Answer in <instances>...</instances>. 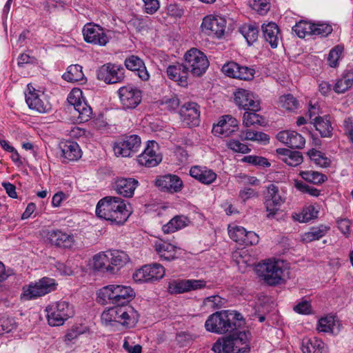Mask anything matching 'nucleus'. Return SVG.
Returning a JSON list of instances; mask_svg holds the SVG:
<instances>
[{"label": "nucleus", "instance_id": "nucleus-3", "mask_svg": "<svg viewBox=\"0 0 353 353\" xmlns=\"http://www.w3.org/2000/svg\"><path fill=\"white\" fill-rule=\"evenodd\" d=\"M134 296V292L130 286L108 285L98 292L99 301L102 304L111 303L123 306L129 303Z\"/></svg>", "mask_w": 353, "mask_h": 353}, {"label": "nucleus", "instance_id": "nucleus-39", "mask_svg": "<svg viewBox=\"0 0 353 353\" xmlns=\"http://www.w3.org/2000/svg\"><path fill=\"white\" fill-rule=\"evenodd\" d=\"M336 326H339V321L335 316L327 315L319 320L316 329L320 332L334 334Z\"/></svg>", "mask_w": 353, "mask_h": 353}, {"label": "nucleus", "instance_id": "nucleus-44", "mask_svg": "<svg viewBox=\"0 0 353 353\" xmlns=\"http://www.w3.org/2000/svg\"><path fill=\"white\" fill-rule=\"evenodd\" d=\"M300 175L305 181L314 184L323 183L327 179L326 175L312 170L303 171L300 173Z\"/></svg>", "mask_w": 353, "mask_h": 353}, {"label": "nucleus", "instance_id": "nucleus-2", "mask_svg": "<svg viewBox=\"0 0 353 353\" xmlns=\"http://www.w3.org/2000/svg\"><path fill=\"white\" fill-rule=\"evenodd\" d=\"M242 315L236 311L222 310L210 315L205 323L207 331L225 334L232 332L241 325Z\"/></svg>", "mask_w": 353, "mask_h": 353}, {"label": "nucleus", "instance_id": "nucleus-61", "mask_svg": "<svg viewBox=\"0 0 353 353\" xmlns=\"http://www.w3.org/2000/svg\"><path fill=\"white\" fill-rule=\"evenodd\" d=\"M223 301V299L218 295L210 296L203 300V305L209 306L213 310H216L221 307Z\"/></svg>", "mask_w": 353, "mask_h": 353}, {"label": "nucleus", "instance_id": "nucleus-12", "mask_svg": "<svg viewBox=\"0 0 353 353\" xmlns=\"http://www.w3.org/2000/svg\"><path fill=\"white\" fill-rule=\"evenodd\" d=\"M165 275V268L159 263H154L143 265L133 274V279L137 282L158 281Z\"/></svg>", "mask_w": 353, "mask_h": 353}, {"label": "nucleus", "instance_id": "nucleus-9", "mask_svg": "<svg viewBox=\"0 0 353 353\" xmlns=\"http://www.w3.org/2000/svg\"><path fill=\"white\" fill-rule=\"evenodd\" d=\"M125 70L121 65L108 63L101 65L97 71V79L105 83L113 84L122 81L125 77Z\"/></svg>", "mask_w": 353, "mask_h": 353}, {"label": "nucleus", "instance_id": "nucleus-31", "mask_svg": "<svg viewBox=\"0 0 353 353\" xmlns=\"http://www.w3.org/2000/svg\"><path fill=\"white\" fill-rule=\"evenodd\" d=\"M120 315V324L128 328L134 327L139 318L138 312L128 305L121 306Z\"/></svg>", "mask_w": 353, "mask_h": 353}, {"label": "nucleus", "instance_id": "nucleus-57", "mask_svg": "<svg viewBox=\"0 0 353 353\" xmlns=\"http://www.w3.org/2000/svg\"><path fill=\"white\" fill-rule=\"evenodd\" d=\"M262 117L256 114V112L246 111L243 114V124L245 127H250L254 124H261V120Z\"/></svg>", "mask_w": 353, "mask_h": 353}, {"label": "nucleus", "instance_id": "nucleus-52", "mask_svg": "<svg viewBox=\"0 0 353 353\" xmlns=\"http://www.w3.org/2000/svg\"><path fill=\"white\" fill-rule=\"evenodd\" d=\"M168 291L171 294H181L188 292V279L170 282L168 284Z\"/></svg>", "mask_w": 353, "mask_h": 353}, {"label": "nucleus", "instance_id": "nucleus-36", "mask_svg": "<svg viewBox=\"0 0 353 353\" xmlns=\"http://www.w3.org/2000/svg\"><path fill=\"white\" fill-rule=\"evenodd\" d=\"M321 137L329 138L332 136L333 128L327 116L316 117L312 121Z\"/></svg>", "mask_w": 353, "mask_h": 353}, {"label": "nucleus", "instance_id": "nucleus-35", "mask_svg": "<svg viewBox=\"0 0 353 353\" xmlns=\"http://www.w3.org/2000/svg\"><path fill=\"white\" fill-rule=\"evenodd\" d=\"M190 220L185 216L176 215L174 216L168 223L162 226V231L164 234L173 233L188 225Z\"/></svg>", "mask_w": 353, "mask_h": 353}, {"label": "nucleus", "instance_id": "nucleus-50", "mask_svg": "<svg viewBox=\"0 0 353 353\" xmlns=\"http://www.w3.org/2000/svg\"><path fill=\"white\" fill-rule=\"evenodd\" d=\"M308 155L312 161L321 167L327 168L330 165V160L323 156L320 151L311 150L308 152Z\"/></svg>", "mask_w": 353, "mask_h": 353}, {"label": "nucleus", "instance_id": "nucleus-30", "mask_svg": "<svg viewBox=\"0 0 353 353\" xmlns=\"http://www.w3.org/2000/svg\"><path fill=\"white\" fill-rule=\"evenodd\" d=\"M190 174L199 182L206 185L213 183L217 176L212 170L201 166L192 167L190 170Z\"/></svg>", "mask_w": 353, "mask_h": 353}, {"label": "nucleus", "instance_id": "nucleus-17", "mask_svg": "<svg viewBox=\"0 0 353 353\" xmlns=\"http://www.w3.org/2000/svg\"><path fill=\"white\" fill-rule=\"evenodd\" d=\"M119 95L123 108L127 109L135 108L141 101V91L131 85L123 86L119 88Z\"/></svg>", "mask_w": 353, "mask_h": 353}, {"label": "nucleus", "instance_id": "nucleus-27", "mask_svg": "<svg viewBox=\"0 0 353 353\" xmlns=\"http://www.w3.org/2000/svg\"><path fill=\"white\" fill-rule=\"evenodd\" d=\"M139 182L133 178H120L117 179L114 188L117 192L124 197H132Z\"/></svg>", "mask_w": 353, "mask_h": 353}, {"label": "nucleus", "instance_id": "nucleus-62", "mask_svg": "<svg viewBox=\"0 0 353 353\" xmlns=\"http://www.w3.org/2000/svg\"><path fill=\"white\" fill-rule=\"evenodd\" d=\"M145 12L149 14H154L160 8L159 0H143Z\"/></svg>", "mask_w": 353, "mask_h": 353}, {"label": "nucleus", "instance_id": "nucleus-38", "mask_svg": "<svg viewBox=\"0 0 353 353\" xmlns=\"http://www.w3.org/2000/svg\"><path fill=\"white\" fill-rule=\"evenodd\" d=\"M92 260V267L94 270L111 274V271L109 270L110 264L108 251L95 254Z\"/></svg>", "mask_w": 353, "mask_h": 353}, {"label": "nucleus", "instance_id": "nucleus-18", "mask_svg": "<svg viewBox=\"0 0 353 353\" xmlns=\"http://www.w3.org/2000/svg\"><path fill=\"white\" fill-rule=\"evenodd\" d=\"M236 105L245 110L257 112L260 110V103L252 92L244 89H238L234 92Z\"/></svg>", "mask_w": 353, "mask_h": 353}, {"label": "nucleus", "instance_id": "nucleus-33", "mask_svg": "<svg viewBox=\"0 0 353 353\" xmlns=\"http://www.w3.org/2000/svg\"><path fill=\"white\" fill-rule=\"evenodd\" d=\"M263 37L270 43L272 48L278 46L279 41V30L278 26L273 22L262 26Z\"/></svg>", "mask_w": 353, "mask_h": 353}, {"label": "nucleus", "instance_id": "nucleus-10", "mask_svg": "<svg viewBox=\"0 0 353 353\" xmlns=\"http://www.w3.org/2000/svg\"><path fill=\"white\" fill-rule=\"evenodd\" d=\"M284 201L279 194L278 187L274 184L268 185L267 193L264 197V205L267 212L266 217L271 219H274Z\"/></svg>", "mask_w": 353, "mask_h": 353}, {"label": "nucleus", "instance_id": "nucleus-56", "mask_svg": "<svg viewBox=\"0 0 353 353\" xmlns=\"http://www.w3.org/2000/svg\"><path fill=\"white\" fill-rule=\"evenodd\" d=\"M332 27L330 24L323 23H313L312 35L327 37L332 32Z\"/></svg>", "mask_w": 353, "mask_h": 353}, {"label": "nucleus", "instance_id": "nucleus-49", "mask_svg": "<svg viewBox=\"0 0 353 353\" xmlns=\"http://www.w3.org/2000/svg\"><path fill=\"white\" fill-rule=\"evenodd\" d=\"M353 85V75H346L339 79L334 86L336 93H343Z\"/></svg>", "mask_w": 353, "mask_h": 353}, {"label": "nucleus", "instance_id": "nucleus-55", "mask_svg": "<svg viewBox=\"0 0 353 353\" xmlns=\"http://www.w3.org/2000/svg\"><path fill=\"white\" fill-rule=\"evenodd\" d=\"M161 104L168 111H175L180 105V100L176 95L164 97L161 101Z\"/></svg>", "mask_w": 353, "mask_h": 353}, {"label": "nucleus", "instance_id": "nucleus-63", "mask_svg": "<svg viewBox=\"0 0 353 353\" xmlns=\"http://www.w3.org/2000/svg\"><path fill=\"white\" fill-rule=\"evenodd\" d=\"M245 161L255 165H261L263 167H268L270 165L268 159L261 157L248 156L245 157Z\"/></svg>", "mask_w": 353, "mask_h": 353}, {"label": "nucleus", "instance_id": "nucleus-40", "mask_svg": "<svg viewBox=\"0 0 353 353\" xmlns=\"http://www.w3.org/2000/svg\"><path fill=\"white\" fill-rule=\"evenodd\" d=\"M62 77L68 82H77L85 79L82 66L79 64L68 66L67 72L63 74Z\"/></svg>", "mask_w": 353, "mask_h": 353}, {"label": "nucleus", "instance_id": "nucleus-54", "mask_svg": "<svg viewBox=\"0 0 353 353\" xmlns=\"http://www.w3.org/2000/svg\"><path fill=\"white\" fill-rule=\"evenodd\" d=\"M343 52V47L339 45L336 46L330 51L327 57V63L330 67L334 68L337 65Z\"/></svg>", "mask_w": 353, "mask_h": 353}, {"label": "nucleus", "instance_id": "nucleus-7", "mask_svg": "<svg viewBox=\"0 0 353 353\" xmlns=\"http://www.w3.org/2000/svg\"><path fill=\"white\" fill-rule=\"evenodd\" d=\"M222 350L225 353H248L250 351L245 332H235L223 341Z\"/></svg>", "mask_w": 353, "mask_h": 353}, {"label": "nucleus", "instance_id": "nucleus-4", "mask_svg": "<svg viewBox=\"0 0 353 353\" xmlns=\"http://www.w3.org/2000/svg\"><path fill=\"white\" fill-rule=\"evenodd\" d=\"M46 317L51 326L62 325L64 322L74 315V309L69 302L59 301L46 307Z\"/></svg>", "mask_w": 353, "mask_h": 353}, {"label": "nucleus", "instance_id": "nucleus-26", "mask_svg": "<svg viewBox=\"0 0 353 353\" xmlns=\"http://www.w3.org/2000/svg\"><path fill=\"white\" fill-rule=\"evenodd\" d=\"M108 252L110 264L109 270L111 271V274H117L130 261L128 254L124 251L114 250Z\"/></svg>", "mask_w": 353, "mask_h": 353}, {"label": "nucleus", "instance_id": "nucleus-42", "mask_svg": "<svg viewBox=\"0 0 353 353\" xmlns=\"http://www.w3.org/2000/svg\"><path fill=\"white\" fill-rule=\"evenodd\" d=\"M239 32L246 39L248 43L251 45L258 38V28L255 25L245 24L239 28Z\"/></svg>", "mask_w": 353, "mask_h": 353}, {"label": "nucleus", "instance_id": "nucleus-47", "mask_svg": "<svg viewBox=\"0 0 353 353\" xmlns=\"http://www.w3.org/2000/svg\"><path fill=\"white\" fill-rule=\"evenodd\" d=\"M228 234L231 239L239 243L243 244L245 236H246V230L241 226L228 227Z\"/></svg>", "mask_w": 353, "mask_h": 353}, {"label": "nucleus", "instance_id": "nucleus-22", "mask_svg": "<svg viewBox=\"0 0 353 353\" xmlns=\"http://www.w3.org/2000/svg\"><path fill=\"white\" fill-rule=\"evenodd\" d=\"M155 184L162 191L170 193L178 192L181 190L183 182L176 175L167 174L160 176Z\"/></svg>", "mask_w": 353, "mask_h": 353}, {"label": "nucleus", "instance_id": "nucleus-58", "mask_svg": "<svg viewBox=\"0 0 353 353\" xmlns=\"http://www.w3.org/2000/svg\"><path fill=\"white\" fill-rule=\"evenodd\" d=\"M16 323L13 318L2 316L0 318V334L8 333L15 329Z\"/></svg>", "mask_w": 353, "mask_h": 353}, {"label": "nucleus", "instance_id": "nucleus-16", "mask_svg": "<svg viewBox=\"0 0 353 353\" xmlns=\"http://www.w3.org/2000/svg\"><path fill=\"white\" fill-rule=\"evenodd\" d=\"M226 21L221 17L206 16L201 24L202 32L209 36L220 38L224 34Z\"/></svg>", "mask_w": 353, "mask_h": 353}, {"label": "nucleus", "instance_id": "nucleus-20", "mask_svg": "<svg viewBox=\"0 0 353 353\" xmlns=\"http://www.w3.org/2000/svg\"><path fill=\"white\" fill-rule=\"evenodd\" d=\"M157 150L158 143L154 141H148L143 152L137 157L139 163L148 168L157 166L162 160Z\"/></svg>", "mask_w": 353, "mask_h": 353}, {"label": "nucleus", "instance_id": "nucleus-64", "mask_svg": "<svg viewBox=\"0 0 353 353\" xmlns=\"http://www.w3.org/2000/svg\"><path fill=\"white\" fill-rule=\"evenodd\" d=\"M176 340L181 346H186L194 340V336L188 332H181L177 334Z\"/></svg>", "mask_w": 353, "mask_h": 353}, {"label": "nucleus", "instance_id": "nucleus-25", "mask_svg": "<svg viewBox=\"0 0 353 353\" xmlns=\"http://www.w3.org/2000/svg\"><path fill=\"white\" fill-rule=\"evenodd\" d=\"M124 64L128 70L135 72L142 81H148L149 79L150 74L145 63L143 60L137 56L131 55L127 57Z\"/></svg>", "mask_w": 353, "mask_h": 353}, {"label": "nucleus", "instance_id": "nucleus-21", "mask_svg": "<svg viewBox=\"0 0 353 353\" xmlns=\"http://www.w3.org/2000/svg\"><path fill=\"white\" fill-rule=\"evenodd\" d=\"M83 34L85 41L88 43L105 46L108 42V37L99 26L85 25Z\"/></svg>", "mask_w": 353, "mask_h": 353}, {"label": "nucleus", "instance_id": "nucleus-28", "mask_svg": "<svg viewBox=\"0 0 353 353\" xmlns=\"http://www.w3.org/2000/svg\"><path fill=\"white\" fill-rule=\"evenodd\" d=\"M154 247L159 257L165 261H172L176 259V252L180 250L176 245L162 239L156 241Z\"/></svg>", "mask_w": 353, "mask_h": 353}, {"label": "nucleus", "instance_id": "nucleus-5", "mask_svg": "<svg viewBox=\"0 0 353 353\" xmlns=\"http://www.w3.org/2000/svg\"><path fill=\"white\" fill-rule=\"evenodd\" d=\"M184 64L189 73L194 77H201L208 68L209 61L203 52L193 48L184 54Z\"/></svg>", "mask_w": 353, "mask_h": 353}, {"label": "nucleus", "instance_id": "nucleus-14", "mask_svg": "<svg viewBox=\"0 0 353 353\" xmlns=\"http://www.w3.org/2000/svg\"><path fill=\"white\" fill-rule=\"evenodd\" d=\"M39 92L32 85H28V92L25 94L28 107L40 113L50 112L52 108L51 104L46 100L43 94H39Z\"/></svg>", "mask_w": 353, "mask_h": 353}, {"label": "nucleus", "instance_id": "nucleus-11", "mask_svg": "<svg viewBox=\"0 0 353 353\" xmlns=\"http://www.w3.org/2000/svg\"><path fill=\"white\" fill-rule=\"evenodd\" d=\"M68 101L78 114L77 117L80 122H85L90 119L92 113V108L82 99V92L80 89H72L68 97Z\"/></svg>", "mask_w": 353, "mask_h": 353}, {"label": "nucleus", "instance_id": "nucleus-19", "mask_svg": "<svg viewBox=\"0 0 353 353\" xmlns=\"http://www.w3.org/2000/svg\"><path fill=\"white\" fill-rule=\"evenodd\" d=\"M222 72L230 77L244 81L253 79L255 73V70L253 68L240 65L234 61L224 64L222 67Z\"/></svg>", "mask_w": 353, "mask_h": 353}, {"label": "nucleus", "instance_id": "nucleus-23", "mask_svg": "<svg viewBox=\"0 0 353 353\" xmlns=\"http://www.w3.org/2000/svg\"><path fill=\"white\" fill-rule=\"evenodd\" d=\"M277 139L291 148L301 149L304 147L305 140L301 134L295 131H281L276 135Z\"/></svg>", "mask_w": 353, "mask_h": 353}, {"label": "nucleus", "instance_id": "nucleus-46", "mask_svg": "<svg viewBox=\"0 0 353 353\" xmlns=\"http://www.w3.org/2000/svg\"><path fill=\"white\" fill-rule=\"evenodd\" d=\"M121 306L115 305L104 311L101 314V319L105 323L118 322L120 323Z\"/></svg>", "mask_w": 353, "mask_h": 353}, {"label": "nucleus", "instance_id": "nucleus-41", "mask_svg": "<svg viewBox=\"0 0 353 353\" xmlns=\"http://www.w3.org/2000/svg\"><path fill=\"white\" fill-rule=\"evenodd\" d=\"M329 230V228L325 225H320L316 228H312L307 232H305L302 236L303 241L309 243L315 240H319L325 235Z\"/></svg>", "mask_w": 353, "mask_h": 353}, {"label": "nucleus", "instance_id": "nucleus-13", "mask_svg": "<svg viewBox=\"0 0 353 353\" xmlns=\"http://www.w3.org/2000/svg\"><path fill=\"white\" fill-rule=\"evenodd\" d=\"M57 283L54 279L43 277L34 285H30L28 288L23 293V298L26 300H30L54 291L56 289Z\"/></svg>", "mask_w": 353, "mask_h": 353}, {"label": "nucleus", "instance_id": "nucleus-6", "mask_svg": "<svg viewBox=\"0 0 353 353\" xmlns=\"http://www.w3.org/2000/svg\"><path fill=\"white\" fill-rule=\"evenodd\" d=\"M256 271L259 277L270 285H275L283 279V269L279 261H268L259 264Z\"/></svg>", "mask_w": 353, "mask_h": 353}, {"label": "nucleus", "instance_id": "nucleus-45", "mask_svg": "<svg viewBox=\"0 0 353 353\" xmlns=\"http://www.w3.org/2000/svg\"><path fill=\"white\" fill-rule=\"evenodd\" d=\"M318 212V210L314 206L310 205L304 208L301 213L293 215V218L299 222L307 223L317 217Z\"/></svg>", "mask_w": 353, "mask_h": 353}, {"label": "nucleus", "instance_id": "nucleus-34", "mask_svg": "<svg viewBox=\"0 0 353 353\" xmlns=\"http://www.w3.org/2000/svg\"><path fill=\"white\" fill-rule=\"evenodd\" d=\"M62 155L68 161H77L81 157L79 145L74 141H66L61 146Z\"/></svg>", "mask_w": 353, "mask_h": 353}, {"label": "nucleus", "instance_id": "nucleus-51", "mask_svg": "<svg viewBox=\"0 0 353 353\" xmlns=\"http://www.w3.org/2000/svg\"><path fill=\"white\" fill-rule=\"evenodd\" d=\"M227 121H225L222 118L220 119L216 125H214L212 128V132L214 135L229 137L234 132L232 131L230 128H228Z\"/></svg>", "mask_w": 353, "mask_h": 353}, {"label": "nucleus", "instance_id": "nucleus-29", "mask_svg": "<svg viewBox=\"0 0 353 353\" xmlns=\"http://www.w3.org/2000/svg\"><path fill=\"white\" fill-rule=\"evenodd\" d=\"M48 239L52 245L65 248H70L74 243V236L60 230H52L48 232Z\"/></svg>", "mask_w": 353, "mask_h": 353}, {"label": "nucleus", "instance_id": "nucleus-37", "mask_svg": "<svg viewBox=\"0 0 353 353\" xmlns=\"http://www.w3.org/2000/svg\"><path fill=\"white\" fill-rule=\"evenodd\" d=\"M276 152L283 156L282 160L288 165L295 167L303 161L301 153L298 151H292L286 148H279Z\"/></svg>", "mask_w": 353, "mask_h": 353}, {"label": "nucleus", "instance_id": "nucleus-24", "mask_svg": "<svg viewBox=\"0 0 353 353\" xmlns=\"http://www.w3.org/2000/svg\"><path fill=\"white\" fill-rule=\"evenodd\" d=\"M167 75L171 80L176 81L179 85L185 87L188 85L189 72L184 63H177L167 68Z\"/></svg>", "mask_w": 353, "mask_h": 353}, {"label": "nucleus", "instance_id": "nucleus-1", "mask_svg": "<svg viewBox=\"0 0 353 353\" xmlns=\"http://www.w3.org/2000/svg\"><path fill=\"white\" fill-rule=\"evenodd\" d=\"M96 214L112 225H121L128 220L130 212L124 200L117 196H105L97 203Z\"/></svg>", "mask_w": 353, "mask_h": 353}, {"label": "nucleus", "instance_id": "nucleus-43", "mask_svg": "<svg viewBox=\"0 0 353 353\" xmlns=\"http://www.w3.org/2000/svg\"><path fill=\"white\" fill-rule=\"evenodd\" d=\"M312 23L300 21L292 27V30L299 37L305 38L307 36L312 35Z\"/></svg>", "mask_w": 353, "mask_h": 353}, {"label": "nucleus", "instance_id": "nucleus-32", "mask_svg": "<svg viewBox=\"0 0 353 353\" xmlns=\"http://www.w3.org/2000/svg\"><path fill=\"white\" fill-rule=\"evenodd\" d=\"M302 351L303 353H326L325 343L316 337L304 338L302 341Z\"/></svg>", "mask_w": 353, "mask_h": 353}, {"label": "nucleus", "instance_id": "nucleus-48", "mask_svg": "<svg viewBox=\"0 0 353 353\" xmlns=\"http://www.w3.org/2000/svg\"><path fill=\"white\" fill-rule=\"evenodd\" d=\"M279 103L282 108L289 111H294L299 107L298 101L290 94L281 96Z\"/></svg>", "mask_w": 353, "mask_h": 353}, {"label": "nucleus", "instance_id": "nucleus-8", "mask_svg": "<svg viewBox=\"0 0 353 353\" xmlns=\"http://www.w3.org/2000/svg\"><path fill=\"white\" fill-rule=\"evenodd\" d=\"M141 147V138L135 134L125 136L114 143L113 150L117 156L128 157L136 154Z\"/></svg>", "mask_w": 353, "mask_h": 353}, {"label": "nucleus", "instance_id": "nucleus-60", "mask_svg": "<svg viewBox=\"0 0 353 353\" xmlns=\"http://www.w3.org/2000/svg\"><path fill=\"white\" fill-rule=\"evenodd\" d=\"M294 185L296 188L302 192L308 193L309 194L314 196H318L320 194L319 190L315 188L309 186L303 181L296 180L295 181Z\"/></svg>", "mask_w": 353, "mask_h": 353}, {"label": "nucleus", "instance_id": "nucleus-15", "mask_svg": "<svg viewBox=\"0 0 353 353\" xmlns=\"http://www.w3.org/2000/svg\"><path fill=\"white\" fill-rule=\"evenodd\" d=\"M180 120L183 125L192 128L200 123V107L194 102H187L181 105L179 112Z\"/></svg>", "mask_w": 353, "mask_h": 353}, {"label": "nucleus", "instance_id": "nucleus-59", "mask_svg": "<svg viewBox=\"0 0 353 353\" xmlns=\"http://www.w3.org/2000/svg\"><path fill=\"white\" fill-rule=\"evenodd\" d=\"M227 146L234 152L243 154L248 153L250 150L248 145L241 143L239 141L235 139L229 140L227 142Z\"/></svg>", "mask_w": 353, "mask_h": 353}, {"label": "nucleus", "instance_id": "nucleus-53", "mask_svg": "<svg viewBox=\"0 0 353 353\" xmlns=\"http://www.w3.org/2000/svg\"><path fill=\"white\" fill-rule=\"evenodd\" d=\"M250 6L261 15L265 14L270 8L269 0H250Z\"/></svg>", "mask_w": 353, "mask_h": 353}]
</instances>
